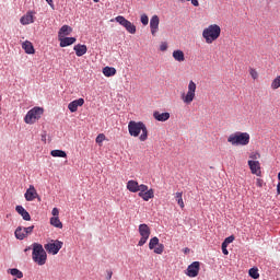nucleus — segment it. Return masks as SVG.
<instances>
[{
  "instance_id": "47",
  "label": "nucleus",
  "mask_w": 280,
  "mask_h": 280,
  "mask_svg": "<svg viewBox=\"0 0 280 280\" xmlns=\"http://www.w3.org/2000/svg\"><path fill=\"white\" fill-rule=\"evenodd\" d=\"M277 195H280V180L279 184H277Z\"/></svg>"
},
{
  "instance_id": "36",
  "label": "nucleus",
  "mask_w": 280,
  "mask_h": 280,
  "mask_svg": "<svg viewBox=\"0 0 280 280\" xmlns=\"http://www.w3.org/2000/svg\"><path fill=\"white\" fill-rule=\"evenodd\" d=\"M235 240L234 235H231L225 238L224 243H222L223 246H229L231 243H233Z\"/></svg>"
},
{
  "instance_id": "33",
  "label": "nucleus",
  "mask_w": 280,
  "mask_h": 280,
  "mask_svg": "<svg viewBox=\"0 0 280 280\" xmlns=\"http://www.w3.org/2000/svg\"><path fill=\"white\" fill-rule=\"evenodd\" d=\"M280 88V75L276 77L273 81H271V90H278Z\"/></svg>"
},
{
  "instance_id": "50",
  "label": "nucleus",
  "mask_w": 280,
  "mask_h": 280,
  "mask_svg": "<svg viewBox=\"0 0 280 280\" xmlns=\"http://www.w3.org/2000/svg\"><path fill=\"white\" fill-rule=\"evenodd\" d=\"M188 252H189V248H186V249H185V253H188Z\"/></svg>"
},
{
  "instance_id": "6",
  "label": "nucleus",
  "mask_w": 280,
  "mask_h": 280,
  "mask_svg": "<svg viewBox=\"0 0 280 280\" xmlns=\"http://www.w3.org/2000/svg\"><path fill=\"white\" fill-rule=\"evenodd\" d=\"M45 113L44 108L40 107H34L30 109L26 114V117H24V122L27 125H33L36 122L38 119L42 118V115Z\"/></svg>"
},
{
  "instance_id": "10",
  "label": "nucleus",
  "mask_w": 280,
  "mask_h": 280,
  "mask_svg": "<svg viewBox=\"0 0 280 280\" xmlns=\"http://www.w3.org/2000/svg\"><path fill=\"white\" fill-rule=\"evenodd\" d=\"M34 231V225L30 226V228H15L14 231V236L15 238H18L19 241H23L25 240L28 235L33 234Z\"/></svg>"
},
{
  "instance_id": "39",
  "label": "nucleus",
  "mask_w": 280,
  "mask_h": 280,
  "mask_svg": "<svg viewBox=\"0 0 280 280\" xmlns=\"http://www.w3.org/2000/svg\"><path fill=\"white\" fill-rule=\"evenodd\" d=\"M149 190H150L149 186H147V185H139L138 186V191H140V192H147Z\"/></svg>"
},
{
  "instance_id": "9",
  "label": "nucleus",
  "mask_w": 280,
  "mask_h": 280,
  "mask_svg": "<svg viewBox=\"0 0 280 280\" xmlns=\"http://www.w3.org/2000/svg\"><path fill=\"white\" fill-rule=\"evenodd\" d=\"M65 245V243H62L61 241L58 240H52L51 243H47L44 245V249L51 255H57L60 249L62 248V246Z\"/></svg>"
},
{
  "instance_id": "13",
  "label": "nucleus",
  "mask_w": 280,
  "mask_h": 280,
  "mask_svg": "<svg viewBox=\"0 0 280 280\" xmlns=\"http://www.w3.org/2000/svg\"><path fill=\"white\" fill-rule=\"evenodd\" d=\"M160 26V18L159 15H152L151 20L149 21V27L151 28L152 36L159 32Z\"/></svg>"
},
{
  "instance_id": "49",
  "label": "nucleus",
  "mask_w": 280,
  "mask_h": 280,
  "mask_svg": "<svg viewBox=\"0 0 280 280\" xmlns=\"http://www.w3.org/2000/svg\"><path fill=\"white\" fill-rule=\"evenodd\" d=\"M101 0H93L94 3H100Z\"/></svg>"
},
{
  "instance_id": "16",
  "label": "nucleus",
  "mask_w": 280,
  "mask_h": 280,
  "mask_svg": "<svg viewBox=\"0 0 280 280\" xmlns=\"http://www.w3.org/2000/svg\"><path fill=\"white\" fill-rule=\"evenodd\" d=\"M15 212H18V214H19L20 217H22L24 221L31 222L32 217H31V214L26 211V209L23 208V206H21V205L15 206Z\"/></svg>"
},
{
  "instance_id": "40",
  "label": "nucleus",
  "mask_w": 280,
  "mask_h": 280,
  "mask_svg": "<svg viewBox=\"0 0 280 280\" xmlns=\"http://www.w3.org/2000/svg\"><path fill=\"white\" fill-rule=\"evenodd\" d=\"M166 49H168V44L167 43H161L160 50L161 51H166Z\"/></svg>"
},
{
  "instance_id": "5",
  "label": "nucleus",
  "mask_w": 280,
  "mask_h": 280,
  "mask_svg": "<svg viewBox=\"0 0 280 280\" xmlns=\"http://www.w3.org/2000/svg\"><path fill=\"white\" fill-rule=\"evenodd\" d=\"M198 86L195 81L188 82L187 93H182L180 98L183 104L190 105L196 100V90Z\"/></svg>"
},
{
  "instance_id": "21",
  "label": "nucleus",
  "mask_w": 280,
  "mask_h": 280,
  "mask_svg": "<svg viewBox=\"0 0 280 280\" xmlns=\"http://www.w3.org/2000/svg\"><path fill=\"white\" fill-rule=\"evenodd\" d=\"M73 50L74 54H77V57L81 58L88 52V47L85 45L78 44L73 46Z\"/></svg>"
},
{
  "instance_id": "8",
  "label": "nucleus",
  "mask_w": 280,
  "mask_h": 280,
  "mask_svg": "<svg viewBox=\"0 0 280 280\" xmlns=\"http://www.w3.org/2000/svg\"><path fill=\"white\" fill-rule=\"evenodd\" d=\"M118 24H120L129 34H136L137 27L135 24H132L129 20H126L124 15H117L116 19H114Z\"/></svg>"
},
{
  "instance_id": "44",
  "label": "nucleus",
  "mask_w": 280,
  "mask_h": 280,
  "mask_svg": "<svg viewBox=\"0 0 280 280\" xmlns=\"http://www.w3.org/2000/svg\"><path fill=\"white\" fill-rule=\"evenodd\" d=\"M228 245H221L222 253L226 256L229 255V250H226Z\"/></svg>"
},
{
  "instance_id": "48",
  "label": "nucleus",
  "mask_w": 280,
  "mask_h": 280,
  "mask_svg": "<svg viewBox=\"0 0 280 280\" xmlns=\"http://www.w3.org/2000/svg\"><path fill=\"white\" fill-rule=\"evenodd\" d=\"M28 250H31V247H27L26 249H24V253H27Z\"/></svg>"
},
{
  "instance_id": "14",
  "label": "nucleus",
  "mask_w": 280,
  "mask_h": 280,
  "mask_svg": "<svg viewBox=\"0 0 280 280\" xmlns=\"http://www.w3.org/2000/svg\"><path fill=\"white\" fill-rule=\"evenodd\" d=\"M24 198L28 202H31L33 200H36L38 198V192H37L36 188L33 185H30L26 192L24 194Z\"/></svg>"
},
{
  "instance_id": "3",
  "label": "nucleus",
  "mask_w": 280,
  "mask_h": 280,
  "mask_svg": "<svg viewBox=\"0 0 280 280\" xmlns=\"http://www.w3.org/2000/svg\"><path fill=\"white\" fill-rule=\"evenodd\" d=\"M32 258L35 264L38 266L46 265L47 253L40 243H33L32 245Z\"/></svg>"
},
{
  "instance_id": "4",
  "label": "nucleus",
  "mask_w": 280,
  "mask_h": 280,
  "mask_svg": "<svg viewBox=\"0 0 280 280\" xmlns=\"http://www.w3.org/2000/svg\"><path fill=\"white\" fill-rule=\"evenodd\" d=\"M249 141H250V136L248 132L236 131V132L230 135V137H228V143H230L231 145H234V147L248 145Z\"/></svg>"
},
{
  "instance_id": "18",
  "label": "nucleus",
  "mask_w": 280,
  "mask_h": 280,
  "mask_svg": "<svg viewBox=\"0 0 280 280\" xmlns=\"http://www.w3.org/2000/svg\"><path fill=\"white\" fill-rule=\"evenodd\" d=\"M85 101L84 98L74 100L68 105V109L71 110V113H75L78 110V107L84 106Z\"/></svg>"
},
{
  "instance_id": "30",
  "label": "nucleus",
  "mask_w": 280,
  "mask_h": 280,
  "mask_svg": "<svg viewBox=\"0 0 280 280\" xmlns=\"http://www.w3.org/2000/svg\"><path fill=\"white\" fill-rule=\"evenodd\" d=\"M10 275L18 278V279H22L23 278V272L16 268L13 269H9Z\"/></svg>"
},
{
  "instance_id": "31",
  "label": "nucleus",
  "mask_w": 280,
  "mask_h": 280,
  "mask_svg": "<svg viewBox=\"0 0 280 280\" xmlns=\"http://www.w3.org/2000/svg\"><path fill=\"white\" fill-rule=\"evenodd\" d=\"M51 156L52 158H67V153H66V151L54 150V151H51Z\"/></svg>"
},
{
  "instance_id": "11",
  "label": "nucleus",
  "mask_w": 280,
  "mask_h": 280,
  "mask_svg": "<svg viewBox=\"0 0 280 280\" xmlns=\"http://www.w3.org/2000/svg\"><path fill=\"white\" fill-rule=\"evenodd\" d=\"M149 249H153V253L161 255L164 253V244H160V238L159 237H152L149 240Z\"/></svg>"
},
{
  "instance_id": "32",
  "label": "nucleus",
  "mask_w": 280,
  "mask_h": 280,
  "mask_svg": "<svg viewBox=\"0 0 280 280\" xmlns=\"http://www.w3.org/2000/svg\"><path fill=\"white\" fill-rule=\"evenodd\" d=\"M249 277L254 280H258L259 279V272L257 268H250L249 269Z\"/></svg>"
},
{
  "instance_id": "28",
  "label": "nucleus",
  "mask_w": 280,
  "mask_h": 280,
  "mask_svg": "<svg viewBox=\"0 0 280 280\" xmlns=\"http://www.w3.org/2000/svg\"><path fill=\"white\" fill-rule=\"evenodd\" d=\"M49 223L57 229H62V223L58 217H52L49 220Z\"/></svg>"
},
{
  "instance_id": "22",
  "label": "nucleus",
  "mask_w": 280,
  "mask_h": 280,
  "mask_svg": "<svg viewBox=\"0 0 280 280\" xmlns=\"http://www.w3.org/2000/svg\"><path fill=\"white\" fill-rule=\"evenodd\" d=\"M138 196L143 200V201H149L154 198V189H150L148 191L143 192H138Z\"/></svg>"
},
{
  "instance_id": "37",
  "label": "nucleus",
  "mask_w": 280,
  "mask_h": 280,
  "mask_svg": "<svg viewBox=\"0 0 280 280\" xmlns=\"http://www.w3.org/2000/svg\"><path fill=\"white\" fill-rule=\"evenodd\" d=\"M141 23H142L143 26L149 25V15L142 14L141 15Z\"/></svg>"
},
{
  "instance_id": "51",
  "label": "nucleus",
  "mask_w": 280,
  "mask_h": 280,
  "mask_svg": "<svg viewBox=\"0 0 280 280\" xmlns=\"http://www.w3.org/2000/svg\"><path fill=\"white\" fill-rule=\"evenodd\" d=\"M13 280H18V279H13Z\"/></svg>"
},
{
  "instance_id": "2",
  "label": "nucleus",
  "mask_w": 280,
  "mask_h": 280,
  "mask_svg": "<svg viewBox=\"0 0 280 280\" xmlns=\"http://www.w3.org/2000/svg\"><path fill=\"white\" fill-rule=\"evenodd\" d=\"M220 35H221V28L218 24L208 25V27H206L202 31V38H205L208 45H211L215 40H218L220 38Z\"/></svg>"
},
{
  "instance_id": "7",
  "label": "nucleus",
  "mask_w": 280,
  "mask_h": 280,
  "mask_svg": "<svg viewBox=\"0 0 280 280\" xmlns=\"http://www.w3.org/2000/svg\"><path fill=\"white\" fill-rule=\"evenodd\" d=\"M138 233L140 234L141 238L138 242V246H144L147 242H149L150 235H151V229L148 224L141 223L138 226Z\"/></svg>"
},
{
  "instance_id": "12",
  "label": "nucleus",
  "mask_w": 280,
  "mask_h": 280,
  "mask_svg": "<svg viewBox=\"0 0 280 280\" xmlns=\"http://www.w3.org/2000/svg\"><path fill=\"white\" fill-rule=\"evenodd\" d=\"M199 271H200V262L195 261V262H191V265L187 267L186 275H187V277H190V278H197L199 275Z\"/></svg>"
},
{
  "instance_id": "19",
  "label": "nucleus",
  "mask_w": 280,
  "mask_h": 280,
  "mask_svg": "<svg viewBox=\"0 0 280 280\" xmlns=\"http://www.w3.org/2000/svg\"><path fill=\"white\" fill-rule=\"evenodd\" d=\"M20 23H22V25L24 26L34 23V12L30 11L25 15H23L22 19H20Z\"/></svg>"
},
{
  "instance_id": "17",
  "label": "nucleus",
  "mask_w": 280,
  "mask_h": 280,
  "mask_svg": "<svg viewBox=\"0 0 280 280\" xmlns=\"http://www.w3.org/2000/svg\"><path fill=\"white\" fill-rule=\"evenodd\" d=\"M247 165H249L250 173L260 176L261 171H260V163L258 161H247Z\"/></svg>"
},
{
  "instance_id": "24",
  "label": "nucleus",
  "mask_w": 280,
  "mask_h": 280,
  "mask_svg": "<svg viewBox=\"0 0 280 280\" xmlns=\"http://www.w3.org/2000/svg\"><path fill=\"white\" fill-rule=\"evenodd\" d=\"M172 57L177 62H184L185 61V54H184L183 50H173Z\"/></svg>"
},
{
  "instance_id": "27",
  "label": "nucleus",
  "mask_w": 280,
  "mask_h": 280,
  "mask_svg": "<svg viewBox=\"0 0 280 280\" xmlns=\"http://www.w3.org/2000/svg\"><path fill=\"white\" fill-rule=\"evenodd\" d=\"M116 73H117V71L113 67H104V69H103L104 77H107V78L115 77Z\"/></svg>"
},
{
  "instance_id": "26",
  "label": "nucleus",
  "mask_w": 280,
  "mask_h": 280,
  "mask_svg": "<svg viewBox=\"0 0 280 280\" xmlns=\"http://www.w3.org/2000/svg\"><path fill=\"white\" fill-rule=\"evenodd\" d=\"M22 49H24L27 55H33L35 52L33 44L28 40L22 44Z\"/></svg>"
},
{
  "instance_id": "1",
  "label": "nucleus",
  "mask_w": 280,
  "mask_h": 280,
  "mask_svg": "<svg viewBox=\"0 0 280 280\" xmlns=\"http://www.w3.org/2000/svg\"><path fill=\"white\" fill-rule=\"evenodd\" d=\"M128 133L132 138H139L141 142H144L149 139V129L145 124L142 121L131 120L128 122Z\"/></svg>"
},
{
  "instance_id": "29",
  "label": "nucleus",
  "mask_w": 280,
  "mask_h": 280,
  "mask_svg": "<svg viewBox=\"0 0 280 280\" xmlns=\"http://www.w3.org/2000/svg\"><path fill=\"white\" fill-rule=\"evenodd\" d=\"M183 195H184V192H176V194H175V200L177 201V205H179V207H180L182 209L185 208L184 199L182 198Z\"/></svg>"
},
{
  "instance_id": "46",
  "label": "nucleus",
  "mask_w": 280,
  "mask_h": 280,
  "mask_svg": "<svg viewBox=\"0 0 280 280\" xmlns=\"http://www.w3.org/2000/svg\"><path fill=\"white\" fill-rule=\"evenodd\" d=\"M112 277H113V272L112 271H108V275H107V280H112Z\"/></svg>"
},
{
  "instance_id": "38",
  "label": "nucleus",
  "mask_w": 280,
  "mask_h": 280,
  "mask_svg": "<svg viewBox=\"0 0 280 280\" xmlns=\"http://www.w3.org/2000/svg\"><path fill=\"white\" fill-rule=\"evenodd\" d=\"M191 2V5L195 7V8H199V0H179V2Z\"/></svg>"
},
{
  "instance_id": "25",
  "label": "nucleus",
  "mask_w": 280,
  "mask_h": 280,
  "mask_svg": "<svg viewBox=\"0 0 280 280\" xmlns=\"http://www.w3.org/2000/svg\"><path fill=\"white\" fill-rule=\"evenodd\" d=\"M139 183L138 182H136V180H129L128 183H127V189H128V191H131V192H133V194H136V192H138L139 191Z\"/></svg>"
},
{
  "instance_id": "45",
  "label": "nucleus",
  "mask_w": 280,
  "mask_h": 280,
  "mask_svg": "<svg viewBox=\"0 0 280 280\" xmlns=\"http://www.w3.org/2000/svg\"><path fill=\"white\" fill-rule=\"evenodd\" d=\"M45 1H47L49 8L54 10V1L52 0H45Z\"/></svg>"
},
{
  "instance_id": "15",
  "label": "nucleus",
  "mask_w": 280,
  "mask_h": 280,
  "mask_svg": "<svg viewBox=\"0 0 280 280\" xmlns=\"http://www.w3.org/2000/svg\"><path fill=\"white\" fill-rule=\"evenodd\" d=\"M59 40V46L61 48H66L67 46H72L73 44L77 43V38L75 37H58Z\"/></svg>"
},
{
  "instance_id": "42",
  "label": "nucleus",
  "mask_w": 280,
  "mask_h": 280,
  "mask_svg": "<svg viewBox=\"0 0 280 280\" xmlns=\"http://www.w3.org/2000/svg\"><path fill=\"white\" fill-rule=\"evenodd\" d=\"M262 185H264V180L260 179V178H257L256 186L259 187V188H262Z\"/></svg>"
},
{
  "instance_id": "41",
  "label": "nucleus",
  "mask_w": 280,
  "mask_h": 280,
  "mask_svg": "<svg viewBox=\"0 0 280 280\" xmlns=\"http://www.w3.org/2000/svg\"><path fill=\"white\" fill-rule=\"evenodd\" d=\"M51 214H52L55 218H58V215L60 214V211L58 210V208H54L52 211H51Z\"/></svg>"
},
{
  "instance_id": "20",
  "label": "nucleus",
  "mask_w": 280,
  "mask_h": 280,
  "mask_svg": "<svg viewBox=\"0 0 280 280\" xmlns=\"http://www.w3.org/2000/svg\"><path fill=\"white\" fill-rule=\"evenodd\" d=\"M171 115L168 112L160 113V112H153V118L156 119V121L165 122L168 121Z\"/></svg>"
},
{
  "instance_id": "35",
  "label": "nucleus",
  "mask_w": 280,
  "mask_h": 280,
  "mask_svg": "<svg viewBox=\"0 0 280 280\" xmlns=\"http://www.w3.org/2000/svg\"><path fill=\"white\" fill-rule=\"evenodd\" d=\"M105 140H106V137H105L104 133H101V135H98V136L96 137V143H97L98 145H102V143H103Z\"/></svg>"
},
{
  "instance_id": "43",
  "label": "nucleus",
  "mask_w": 280,
  "mask_h": 280,
  "mask_svg": "<svg viewBox=\"0 0 280 280\" xmlns=\"http://www.w3.org/2000/svg\"><path fill=\"white\" fill-rule=\"evenodd\" d=\"M252 160H258L260 158V154L259 153H254V154H250L249 156Z\"/></svg>"
},
{
  "instance_id": "34",
  "label": "nucleus",
  "mask_w": 280,
  "mask_h": 280,
  "mask_svg": "<svg viewBox=\"0 0 280 280\" xmlns=\"http://www.w3.org/2000/svg\"><path fill=\"white\" fill-rule=\"evenodd\" d=\"M249 74L253 80H258V71L255 70L254 68H249Z\"/></svg>"
},
{
  "instance_id": "23",
  "label": "nucleus",
  "mask_w": 280,
  "mask_h": 280,
  "mask_svg": "<svg viewBox=\"0 0 280 280\" xmlns=\"http://www.w3.org/2000/svg\"><path fill=\"white\" fill-rule=\"evenodd\" d=\"M71 33H72V27H70L68 25H63L61 27V30H59V32H58V38L66 37V36L70 35Z\"/></svg>"
}]
</instances>
